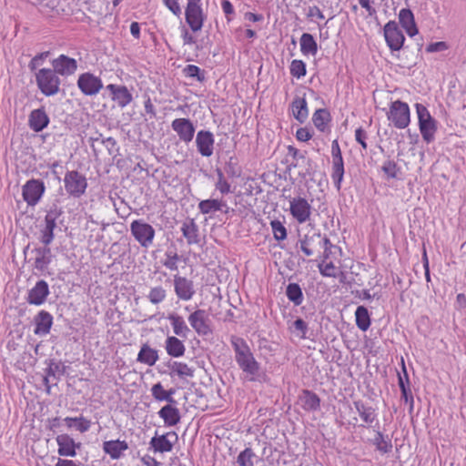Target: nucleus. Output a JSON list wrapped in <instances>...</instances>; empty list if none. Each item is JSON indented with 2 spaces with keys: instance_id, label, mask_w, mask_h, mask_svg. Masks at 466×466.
I'll return each mask as SVG.
<instances>
[{
  "instance_id": "nucleus-58",
  "label": "nucleus",
  "mask_w": 466,
  "mask_h": 466,
  "mask_svg": "<svg viewBox=\"0 0 466 466\" xmlns=\"http://www.w3.org/2000/svg\"><path fill=\"white\" fill-rule=\"evenodd\" d=\"M313 136V132L310 128L305 127H299L296 131V138L300 142H307L309 141Z\"/></svg>"
},
{
  "instance_id": "nucleus-47",
  "label": "nucleus",
  "mask_w": 466,
  "mask_h": 466,
  "mask_svg": "<svg viewBox=\"0 0 466 466\" xmlns=\"http://www.w3.org/2000/svg\"><path fill=\"white\" fill-rule=\"evenodd\" d=\"M270 227L276 240L280 241L287 238V229L281 221L273 219L270 221Z\"/></svg>"
},
{
  "instance_id": "nucleus-42",
  "label": "nucleus",
  "mask_w": 466,
  "mask_h": 466,
  "mask_svg": "<svg viewBox=\"0 0 466 466\" xmlns=\"http://www.w3.org/2000/svg\"><path fill=\"white\" fill-rule=\"evenodd\" d=\"M216 174L218 177V180L215 184V188L218 190L222 195H227L229 192H231V186L227 181L223 170L218 167L216 169Z\"/></svg>"
},
{
  "instance_id": "nucleus-9",
  "label": "nucleus",
  "mask_w": 466,
  "mask_h": 466,
  "mask_svg": "<svg viewBox=\"0 0 466 466\" xmlns=\"http://www.w3.org/2000/svg\"><path fill=\"white\" fill-rule=\"evenodd\" d=\"M186 21L193 32H198L202 29L205 15L200 3H187L186 11Z\"/></svg>"
},
{
  "instance_id": "nucleus-7",
  "label": "nucleus",
  "mask_w": 466,
  "mask_h": 466,
  "mask_svg": "<svg viewBox=\"0 0 466 466\" xmlns=\"http://www.w3.org/2000/svg\"><path fill=\"white\" fill-rule=\"evenodd\" d=\"M46 186L41 179H29L22 187L23 199L28 206H35L43 197Z\"/></svg>"
},
{
  "instance_id": "nucleus-33",
  "label": "nucleus",
  "mask_w": 466,
  "mask_h": 466,
  "mask_svg": "<svg viewBox=\"0 0 466 466\" xmlns=\"http://www.w3.org/2000/svg\"><path fill=\"white\" fill-rule=\"evenodd\" d=\"M344 161L342 156L332 157V172L331 178L334 184V187L340 190L341 183L344 177Z\"/></svg>"
},
{
  "instance_id": "nucleus-61",
  "label": "nucleus",
  "mask_w": 466,
  "mask_h": 466,
  "mask_svg": "<svg viewBox=\"0 0 466 466\" xmlns=\"http://www.w3.org/2000/svg\"><path fill=\"white\" fill-rule=\"evenodd\" d=\"M307 16L313 22H316V19H325L323 12L317 5L309 6Z\"/></svg>"
},
{
  "instance_id": "nucleus-20",
  "label": "nucleus",
  "mask_w": 466,
  "mask_h": 466,
  "mask_svg": "<svg viewBox=\"0 0 466 466\" xmlns=\"http://www.w3.org/2000/svg\"><path fill=\"white\" fill-rule=\"evenodd\" d=\"M54 318L53 316L46 310H40L34 317V324L35 329L34 333L37 336H46L49 334L50 329L53 325Z\"/></svg>"
},
{
  "instance_id": "nucleus-29",
  "label": "nucleus",
  "mask_w": 466,
  "mask_h": 466,
  "mask_svg": "<svg viewBox=\"0 0 466 466\" xmlns=\"http://www.w3.org/2000/svg\"><path fill=\"white\" fill-rule=\"evenodd\" d=\"M319 241H321L320 233L305 235L304 238L299 240L300 249L306 256L310 257L316 250L319 251Z\"/></svg>"
},
{
  "instance_id": "nucleus-6",
  "label": "nucleus",
  "mask_w": 466,
  "mask_h": 466,
  "mask_svg": "<svg viewBox=\"0 0 466 466\" xmlns=\"http://www.w3.org/2000/svg\"><path fill=\"white\" fill-rule=\"evenodd\" d=\"M36 82L39 89L46 96H52L58 92L60 80L55 70L42 68L36 73Z\"/></svg>"
},
{
  "instance_id": "nucleus-10",
  "label": "nucleus",
  "mask_w": 466,
  "mask_h": 466,
  "mask_svg": "<svg viewBox=\"0 0 466 466\" xmlns=\"http://www.w3.org/2000/svg\"><path fill=\"white\" fill-rule=\"evenodd\" d=\"M177 439V434L175 431H168L162 435H157L156 432V435L151 438L149 445L155 452H170Z\"/></svg>"
},
{
  "instance_id": "nucleus-41",
  "label": "nucleus",
  "mask_w": 466,
  "mask_h": 466,
  "mask_svg": "<svg viewBox=\"0 0 466 466\" xmlns=\"http://www.w3.org/2000/svg\"><path fill=\"white\" fill-rule=\"evenodd\" d=\"M381 170L385 174L387 179L399 178L400 167L394 160L388 159L381 166Z\"/></svg>"
},
{
  "instance_id": "nucleus-24",
  "label": "nucleus",
  "mask_w": 466,
  "mask_h": 466,
  "mask_svg": "<svg viewBox=\"0 0 466 466\" xmlns=\"http://www.w3.org/2000/svg\"><path fill=\"white\" fill-rule=\"evenodd\" d=\"M299 403L300 407L308 412L317 411L320 409L319 397L309 390H302L299 396Z\"/></svg>"
},
{
  "instance_id": "nucleus-22",
  "label": "nucleus",
  "mask_w": 466,
  "mask_h": 466,
  "mask_svg": "<svg viewBox=\"0 0 466 466\" xmlns=\"http://www.w3.org/2000/svg\"><path fill=\"white\" fill-rule=\"evenodd\" d=\"M32 252L35 254L34 268L42 273L45 272L52 262L53 258L49 245L36 247L32 250Z\"/></svg>"
},
{
  "instance_id": "nucleus-49",
  "label": "nucleus",
  "mask_w": 466,
  "mask_h": 466,
  "mask_svg": "<svg viewBox=\"0 0 466 466\" xmlns=\"http://www.w3.org/2000/svg\"><path fill=\"white\" fill-rule=\"evenodd\" d=\"M65 372V367L61 362H57L55 360H47V368L46 369V374L54 378L63 375Z\"/></svg>"
},
{
  "instance_id": "nucleus-26",
  "label": "nucleus",
  "mask_w": 466,
  "mask_h": 466,
  "mask_svg": "<svg viewBox=\"0 0 466 466\" xmlns=\"http://www.w3.org/2000/svg\"><path fill=\"white\" fill-rule=\"evenodd\" d=\"M198 209L200 213L204 215H208L211 213H215L217 211H223L224 213H228L229 208L227 203L222 199H215L209 198L201 200L198 203Z\"/></svg>"
},
{
  "instance_id": "nucleus-16",
  "label": "nucleus",
  "mask_w": 466,
  "mask_h": 466,
  "mask_svg": "<svg viewBox=\"0 0 466 466\" xmlns=\"http://www.w3.org/2000/svg\"><path fill=\"white\" fill-rule=\"evenodd\" d=\"M214 136L210 131L200 130L196 137V145L198 153L205 157H209L213 155L214 150Z\"/></svg>"
},
{
  "instance_id": "nucleus-54",
  "label": "nucleus",
  "mask_w": 466,
  "mask_h": 466,
  "mask_svg": "<svg viewBox=\"0 0 466 466\" xmlns=\"http://www.w3.org/2000/svg\"><path fill=\"white\" fill-rule=\"evenodd\" d=\"M184 73L187 76L191 78H196L197 80L202 82L205 79L204 73L201 69L194 65H188L185 67Z\"/></svg>"
},
{
  "instance_id": "nucleus-63",
  "label": "nucleus",
  "mask_w": 466,
  "mask_h": 466,
  "mask_svg": "<svg viewBox=\"0 0 466 466\" xmlns=\"http://www.w3.org/2000/svg\"><path fill=\"white\" fill-rule=\"evenodd\" d=\"M165 5L177 16L181 15V8L177 0H163Z\"/></svg>"
},
{
  "instance_id": "nucleus-12",
  "label": "nucleus",
  "mask_w": 466,
  "mask_h": 466,
  "mask_svg": "<svg viewBox=\"0 0 466 466\" xmlns=\"http://www.w3.org/2000/svg\"><path fill=\"white\" fill-rule=\"evenodd\" d=\"M50 294L49 286L44 279L38 280L35 285L28 290L26 301L30 305H43Z\"/></svg>"
},
{
  "instance_id": "nucleus-39",
  "label": "nucleus",
  "mask_w": 466,
  "mask_h": 466,
  "mask_svg": "<svg viewBox=\"0 0 466 466\" xmlns=\"http://www.w3.org/2000/svg\"><path fill=\"white\" fill-rule=\"evenodd\" d=\"M286 296L295 306H299L303 302V292L298 283H289L287 286Z\"/></svg>"
},
{
  "instance_id": "nucleus-13",
  "label": "nucleus",
  "mask_w": 466,
  "mask_h": 466,
  "mask_svg": "<svg viewBox=\"0 0 466 466\" xmlns=\"http://www.w3.org/2000/svg\"><path fill=\"white\" fill-rule=\"evenodd\" d=\"M174 290L181 300H190L196 293L194 283L191 279L178 275L174 276Z\"/></svg>"
},
{
  "instance_id": "nucleus-4",
  "label": "nucleus",
  "mask_w": 466,
  "mask_h": 466,
  "mask_svg": "<svg viewBox=\"0 0 466 466\" xmlns=\"http://www.w3.org/2000/svg\"><path fill=\"white\" fill-rule=\"evenodd\" d=\"M64 186L69 196L78 198L85 194L87 187V180L77 170L66 171L64 177Z\"/></svg>"
},
{
  "instance_id": "nucleus-5",
  "label": "nucleus",
  "mask_w": 466,
  "mask_h": 466,
  "mask_svg": "<svg viewBox=\"0 0 466 466\" xmlns=\"http://www.w3.org/2000/svg\"><path fill=\"white\" fill-rule=\"evenodd\" d=\"M130 232L140 246L146 248L152 245L156 234L154 228L142 219L131 222Z\"/></svg>"
},
{
  "instance_id": "nucleus-44",
  "label": "nucleus",
  "mask_w": 466,
  "mask_h": 466,
  "mask_svg": "<svg viewBox=\"0 0 466 466\" xmlns=\"http://www.w3.org/2000/svg\"><path fill=\"white\" fill-rule=\"evenodd\" d=\"M167 291L162 286L151 288L147 295L148 300L154 304H159L166 299Z\"/></svg>"
},
{
  "instance_id": "nucleus-19",
  "label": "nucleus",
  "mask_w": 466,
  "mask_h": 466,
  "mask_svg": "<svg viewBox=\"0 0 466 466\" xmlns=\"http://www.w3.org/2000/svg\"><path fill=\"white\" fill-rule=\"evenodd\" d=\"M56 441L58 446L57 453L63 457H75L76 450L81 445V443H76L74 439L66 433L57 435Z\"/></svg>"
},
{
  "instance_id": "nucleus-51",
  "label": "nucleus",
  "mask_w": 466,
  "mask_h": 466,
  "mask_svg": "<svg viewBox=\"0 0 466 466\" xmlns=\"http://www.w3.org/2000/svg\"><path fill=\"white\" fill-rule=\"evenodd\" d=\"M292 332L296 333L300 339L307 338V332L309 330L308 323L300 318H298L290 327Z\"/></svg>"
},
{
  "instance_id": "nucleus-17",
  "label": "nucleus",
  "mask_w": 466,
  "mask_h": 466,
  "mask_svg": "<svg viewBox=\"0 0 466 466\" xmlns=\"http://www.w3.org/2000/svg\"><path fill=\"white\" fill-rule=\"evenodd\" d=\"M171 127L177 132L180 140L185 143L192 141L195 135V127L188 118H175Z\"/></svg>"
},
{
  "instance_id": "nucleus-64",
  "label": "nucleus",
  "mask_w": 466,
  "mask_h": 466,
  "mask_svg": "<svg viewBox=\"0 0 466 466\" xmlns=\"http://www.w3.org/2000/svg\"><path fill=\"white\" fill-rule=\"evenodd\" d=\"M315 127L321 132H325L328 129L329 122L331 118H312Z\"/></svg>"
},
{
  "instance_id": "nucleus-8",
  "label": "nucleus",
  "mask_w": 466,
  "mask_h": 466,
  "mask_svg": "<svg viewBox=\"0 0 466 466\" xmlns=\"http://www.w3.org/2000/svg\"><path fill=\"white\" fill-rule=\"evenodd\" d=\"M384 38L391 51H400L405 42V36L395 21H389L383 27Z\"/></svg>"
},
{
  "instance_id": "nucleus-21",
  "label": "nucleus",
  "mask_w": 466,
  "mask_h": 466,
  "mask_svg": "<svg viewBox=\"0 0 466 466\" xmlns=\"http://www.w3.org/2000/svg\"><path fill=\"white\" fill-rule=\"evenodd\" d=\"M52 66L56 73L61 76L73 75L77 68L76 60L65 55H60L52 61Z\"/></svg>"
},
{
  "instance_id": "nucleus-15",
  "label": "nucleus",
  "mask_w": 466,
  "mask_h": 466,
  "mask_svg": "<svg viewBox=\"0 0 466 466\" xmlns=\"http://www.w3.org/2000/svg\"><path fill=\"white\" fill-rule=\"evenodd\" d=\"M77 85L80 90L88 96L97 94L103 86L101 79L89 73L81 75Z\"/></svg>"
},
{
  "instance_id": "nucleus-3",
  "label": "nucleus",
  "mask_w": 466,
  "mask_h": 466,
  "mask_svg": "<svg viewBox=\"0 0 466 466\" xmlns=\"http://www.w3.org/2000/svg\"><path fill=\"white\" fill-rule=\"evenodd\" d=\"M63 214V210L57 205H53L46 211L44 219V226L40 228L39 240L43 245H50L55 238V228H56V220Z\"/></svg>"
},
{
  "instance_id": "nucleus-48",
  "label": "nucleus",
  "mask_w": 466,
  "mask_h": 466,
  "mask_svg": "<svg viewBox=\"0 0 466 466\" xmlns=\"http://www.w3.org/2000/svg\"><path fill=\"white\" fill-rule=\"evenodd\" d=\"M255 457L256 454L253 450L251 448H246L238 454L237 462L239 466H254L253 459Z\"/></svg>"
},
{
  "instance_id": "nucleus-45",
  "label": "nucleus",
  "mask_w": 466,
  "mask_h": 466,
  "mask_svg": "<svg viewBox=\"0 0 466 466\" xmlns=\"http://www.w3.org/2000/svg\"><path fill=\"white\" fill-rule=\"evenodd\" d=\"M390 116H410V107L408 104L400 100L392 102Z\"/></svg>"
},
{
  "instance_id": "nucleus-32",
  "label": "nucleus",
  "mask_w": 466,
  "mask_h": 466,
  "mask_svg": "<svg viewBox=\"0 0 466 466\" xmlns=\"http://www.w3.org/2000/svg\"><path fill=\"white\" fill-rule=\"evenodd\" d=\"M165 349L167 353L172 358L182 357L186 351L184 343L175 336H168L167 338Z\"/></svg>"
},
{
  "instance_id": "nucleus-46",
  "label": "nucleus",
  "mask_w": 466,
  "mask_h": 466,
  "mask_svg": "<svg viewBox=\"0 0 466 466\" xmlns=\"http://www.w3.org/2000/svg\"><path fill=\"white\" fill-rule=\"evenodd\" d=\"M165 256L166 259L162 261L163 266L173 271L177 270V262L180 259L178 254L174 250L167 249Z\"/></svg>"
},
{
  "instance_id": "nucleus-2",
  "label": "nucleus",
  "mask_w": 466,
  "mask_h": 466,
  "mask_svg": "<svg viewBox=\"0 0 466 466\" xmlns=\"http://www.w3.org/2000/svg\"><path fill=\"white\" fill-rule=\"evenodd\" d=\"M287 149L288 155L293 158L288 168L290 170L292 167H300L301 170L299 172V176L301 178L312 177L316 173V163L311 158L306 157L305 153L300 152L293 146H289Z\"/></svg>"
},
{
  "instance_id": "nucleus-56",
  "label": "nucleus",
  "mask_w": 466,
  "mask_h": 466,
  "mask_svg": "<svg viewBox=\"0 0 466 466\" xmlns=\"http://www.w3.org/2000/svg\"><path fill=\"white\" fill-rule=\"evenodd\" d=\"M50 118H29L28 126L35 132H40L49 124Z\"/></svg>"
},
{
  "instance_id": "nucleus-30",
  "label": "nucleus",
  "mask_w": 466,
  "mask_h": 466,
  "mask_svg": "<svg viewBox=\"0 0 466 466\" xmlns=\"http://www.w3.org/2000/svg\"><path fill=\"white\" fill-rule=\"evenodd\" d=\"M128 449V445L125 441L115 440L106 441L103 443L104 451L110 456L113 460H117L121 457L122 452Z\"/></svg>"
},
{
  "instance_id": "nucleus-1",
  "label": "nucleus",
  "mask_w": 466,
  "mask_h": 466,
  "mask_svg": "<svg viewBox=\"0 0 466 466\" xmlns=\"http://www.w3.org/2000/svg\"><path fill=\"white\" fill-rule=\"evenodd\" d=\"M230 342L235 352V360L243 372L249 375V380L254 381L260 365L254 358L253 353L246 340L238 336H231Z\"/></svg>"
},
{
  "instance_id": "nucleus-40",
  "label": "nucleus",
  "mask_w": 466,
  "mask_h": 466,
  "mask_svg": "<svg viewBox=\"0 0 466 466\" xmlns=\"http://www.w3.org/2000/svg\"><path fill=\"white\" fill-rule=\"evenodd\" d=\"M372 443L381 453H389L391 451V440L389 438V436L385 437L380 431H377Z\"/></svg>"
},
{
  "instance_id": "nucleus-27",
  "label": "nucleus",
  "mask_w": 466,
  "mask_h": 466,
  "mask_svg": "<svg viewBox=\"0 0 466 466\" xmlns=\"http://www.w3.org/2000/svg\"><path fill=\"white\" fill-rule=\"evenodd\" d=\"M181 231L188 245L199 244V229L194 219L190 218L184 221Z\"/></svg>"
},
{
  "instance_id": "nucleus-18",
  "label": "nucleus",
  "mask_w": 466,
  "mask_h": 466,
  "mask_svg": "<svg viewBox=\"0 0 466 466\" xmlns=\"http://www.w3.org/2000/svg\"><path fill=\"white\" fill-rule=\"evenodd\" d=\"M106 89L109 91L112 100L120 107L127 106L133 99L132 94L125 86L109 84L106 86Z\"/></svg>"
},
{
  "instance_id": "nucleus-14",
  "label": "nucleus",
  "mask_w": 466,
  "mask_h": 466,
  "mask_svg": "<svg viewBox=\"0 0 466 466\" xmlns=\"http://www.w3.org/2000/svg\"><path fill=\"white\" fill-rule=\"evenodd\" d=\"M188 321L194 330L200 336H206L212 332L208 325V314L204 309H197L191 313Z\"/></svg>"
},
{
  "instance_id": "nucleus-35",
  "label": "nucleus",
  "mask_w": 466,
  "mask_h": 466,
  "mask_svg": "<svg viewBox=\"0 0 466 466\" xmlns=\"http://www.w3.org/2000/svg\"><path fill=\"white\" fill-rule=\"evenodd\" d=\"M300 52L304 56H316L318 53V44L313 35L309 33H303L299 39Z\"/></svg>"
},
{
  "instance_id": "nucleus-62",
  "label": "nucleus",
  "mask_w": 466,
  "mask_h": 466,
  "mask_svg": "<svg viewBox=\"0 0 466 466\" xmlns=\"http://www.w3.org/2000/svg\"><path fill=\"white\" fill-rule=\"evenodd\" d=\"M367 134L366 131L360 127L356 129L355 131V139L356 141L360 144L361 147L366 150L367 149V143H366Z\"/></svg>"
},
{
  "instance_id": "nucleus-25",
  "label": "nucleus",
  "mask_w": 466,
  "mask_h": 466,
  "mask_svg": "<svg viewBox=\"0 0 466 466\" xmlns=\"http://www.w3.org/2000/svg\"><path fill=\"white\" fill-rule=\"evenodd\" d=\"M177 404L167 403L157 412L158 416L164 420L165 425L168 427L176 426L181 420L179 410Z\"/></svg>"
},
{
  "instance_id": "nucleus-28",
  "label": "nucleus",
  "mask_w": 466,
  "mask_h": 466,
  "mask_svg": "<svg viewBox=\"0 0 466 466\" xmlns=\"http://www.w3.org/2000/svg\"><path fill=\"white\" fill-rule=\"evenodd\" d=\"M419 127L422 138L426 143L429 144L435 139V133L438 128L435 118H419Z\"/></svg>"
},
{
  "instance_id": "nucleus-60",
  "label": "nucleus",
  "mask_w": 466,
  "mask_h": 466,
  "mask_svg": "<svg viewBox=\"0 0 466 466\" xmlns=\"http://www.w3.org/2000/svg\"><path fill=\"white\" fill-rule=\"evenodd\" d=\"M91 426V421L83 416L76 417L75 427L81 433L86 432Z\"/></svg>"
},
{
  "instance_id": "nucleus-50",
  "label": "nucleus",
  "mask_w": 466,
  "mask_h": 466,
  "mask_svg": "<svg viewBox=\"0 0 466 466\" xmlns=\"http://www.w3.org/2000/svg\"><path fill=\"white\" fill-rule=\"evenodd\" d=\"M289 70L292 76L299 79L306 76V64L302 60L295 59L291 62Z\"/></svg>"
},
{
  "instance_id": "nucleus-43",
  "label": "nucleus",
  "mask_w": 466,
  "mask_h": 466,
  "mask_svg": "<svg viewBox=\"0 0 466 466\" xmlns=\"http://www.w3.org/2000/svg\"><path fill=\"white\" fill-rule=\"evenodd\" d=\"M291 112L293 116H307L309 115L307 102L302 97L294 99L291 105Z\"/></svg>"
},
{
  "instance_id": "nucleus-57",
  "label": "nucleus",
  "mask_w": 466,
  "mask_h": 466,
  "mask_svg": "<svg viewBox=\"0 0 466 466\" xmlns=\"http://www.w3.org/2000/svg\"><path fill=\"white\" fill-rule=\"evenodd\" d=\"M400 362H401L402 373L398 372V385L400 388V384L402 382V384L405 387H410V382L409 375H408V372H407V369H406L403 358H401Z\"/></svg>"
},
{
  "instance_id": "nucleus-59",
  "label": "nucleus",
  "mask_w": 466,
  "mask_h": 466,
  "mask_svg": "<svg viewBox=\"0 0 466 466\" xmlns=\"http://www.w3.org/2000/svg\"><path fill=\"white\" fill-rule=\"evenodd\" d=\"M319 272L324 277H329V278H337V273L335 266L333 262H329L326 264L325 266L319 265Z\"/></svg>"
},
{
  "instance_id": "nucleus-55",
  "label": "nucleus",
  "mask_w": 466,
  "mask_h": 466,
  "mask_svg": "<svg viewBox=\"0 0 466 466\" xmlns=\"http://www.w3.org/2000/svg\"><path fill=\"white\" fill-rule=\"evenodd\" d=\"M401 399L404 400L405 403L409 404V412L411 413L414 408V399L410 390V387H405L402 383L400 384Z\"/></svg>"
},
{
  "instance_id": "nucleus-37",
  "label": "nucleus",
  "mask_w": 466,
  "mask_h": 466,
  "mask_svg": "<svg viewBox=\"0 0 466 466\" xmlns=\"http://www.w3.org/2000/svg\"><path fill=\"white\" fill-rule=\"evenodd\" d=\"M356 326L362 331H366L370 327V316L369 310L364 306H359L355 311Z\"/></svg>"
},
{
  "instance_id": "nucleus-52",
  "label": "nucleus",
  "mask_w": 466,
  "mask_h": 466,
  "mask_svg": "<svg viewBox=\"0 0 466 466\" xmlns=\"http://www.w3.org/2000/svg\"><path fill=\"white\" fill-rule=\"evenodd\" d=\"M151 394L153 398L157 401H167L169 395L167 394V390L163 388L160 382L154 384L151 388Z\"/></svg>"
},
{
  "instance_id": "nucleus-11",
  "label": "nucleus",
  "mask_w": 466,
  "mask_h": 466,
  "mask_svg": "<svg viewBox=\"0 0 466 466\" xmlns=\"http://www.w3.org/2000/svg\"><path fill=\"white\" fill-rule=\"evenodd\" d=\"M289 210L299 223H305L310 218L311 207L304 198L298 197L290 200Z\"/></svg>"
},
{
  "instance_id": "nucleus-38",
  "label": "nucleus",
  "mask_w": 466,
  "mask_h": 466,
  "mask_svg": "<svg viewBox=\"0 0 466 466\" xmlns=\"http://www.w3.org/2000/svg\"><path fill=\"white\" fill-rule=\"evenodd\" d=\"M168 368L170 369V376L177 374L179 378H192L194 376V369L188 367L187 363L173 361L168 363Z\"/></svg>"
},
{
  "instance_id": "nucleus-36",
  "label": "nucleus",
  "mask_w": 466,
  "mask_h": 466,
  "mask_svg": "<svg viewBox=\"0 0 466 466\" xmlns=\"http://www.w3.org/2000/svg\"><path fill=\"white\" fill-rule=\"evenodd\" d=\"M167 319L171 323L175 335L182 338H187V335L190 331V329L187 326L183 317L176 313H171L168 315Z\"/></svg>"
},
{
  "instance_id": "nucleus-31",
  "label": "nucleus",
  "mask_w": 466,
  "mask_h": 466,
  "mask_svg": "<svg viewBox=\"0 0 466 466\" xmlns=\"http://www.w3.org/2000/svg\"><path fill=\"white\" fill-rule=\"evenodd\" d=\"M353 404L360 417L365 423L371 425L377 420V413L373 407L364 403L360 400H354Z\"/></svg>"
},
{
  "instance_id": "nucleus-53",
  "label": "nucleus",
  "mask_w": 466,
  "mask_h": 466,
  "mask_svg": "<svg viewBox=\"0 0 466 466\" xmlns=\"http://www.w3.org/2000/svg\"><path fill=\"white\" fill-rule=\"evenodd\" d=\"M224 173L227 174L228 177H238L240 176V169L238 167V164L232 157L225 164Z\"/></svg>"
},
{
  "instance_id": "nucleus-23",
  "label": "nucleus",
  "mask_w": 466,
  "mask_h": 466,
  "mask_svg": "<svg viewBox=\"0 0 466 466\" xmlns=\"http://www.w3.org/2000/svg\"><path fill=\"white\" fill-rule=\"evenodd\" d=\"M398 18L401 27L405 30L410 37H413L419 33L415 23L414 15L410 9H400L398 15Z\"/></svg>"
},
{
  "instance_id": "nucleus-34",
  "label": "nucleus",
  "mask_w": 466,
  "mask_h": 466,
  "mask_svg": "<svg viewBox=\"0 0 466 466\" xmlns=\"http://www.w3.org/2000/svg\"><path fill=\"white\" fill-rule=\"evenodd\" d=\"M158 360L157 350L152 349L148 344H143L137 354V360L140 363L153 366Z\"/></svg>"
}]
</instances>
